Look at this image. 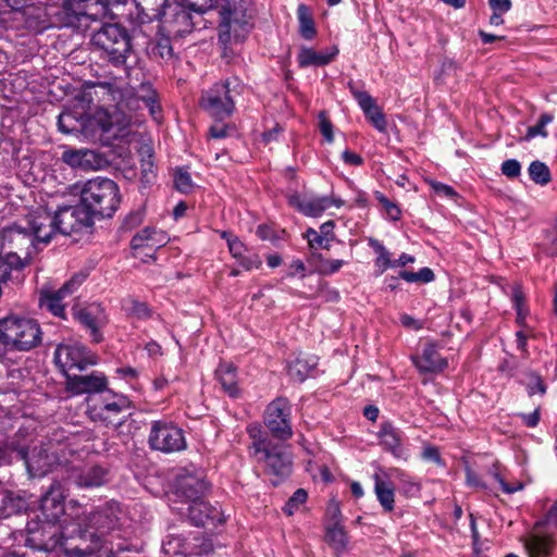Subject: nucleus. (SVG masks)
I'll return each mask as SVG.
<instances>
[{
    "label": "nucleus",
    "instance_id": "1",
    "mask_svg": "<svg viewBox=\"0 0 557 557\" xmlns=\"http://www.w3.org/2000/svg\"><path fill=\"white\" fill-rule=\"evenodd\" d=\"M120 515V504L108 502L89 516L77 515L72 518L63 533L67 537L77 539V543L73 546L66 545L65 554L70 557H86L104 548L106 536L117 527Z\"/></svg>",
    "mask_w": 557,
    "mask_h": 557
},
{
    "label": "nucleus",
    "instance_id": "2",
    "mask_svg": "<svg viewBox=\"0 0 557 557\" xmlns=\"http://www.w3.org/2000/svg\"><path fill=\"white\" fill-rule=\"evenodd\" d=\"M143 107L148 109L156 122L159 123L162 120L159 94L148 82L123 94L121 101L112 112L106 109L97 110L87 123L92 127L98 126L101 134L112 133L115 137L122 136V132L132 123V115L125 110L136 111Z\"/></svg>",
    "mask_w": 557,
    "mask_h": 557
},
{
    "label": "nucleus",
    "instance_id": "3",
    "mask_svg": "<svg viewBox=\"0 0 557 557\" xmlns=\"http://www.w3.org/2000/svg\"><path fill=\"white\" fill-rule=\"evenodd\" d=\"M107 16L106 0H63L60 7L49 4L25 16V26L40 34L49 28L88 26V22Z\"/></svg>",
    "mask_w": 557,
    "mask_h": 557
},
{
    "label": "nucleus",
    "instance_id": "4",
    "mask_svg": "<svg viewBox=\"0 0 557 557\" xmlns=\"http://www.w3.org/2000/svg\"><path fill=\"white\" fill-rule=\"evenodd\" d=\"M59 209V202L55 196L49 197L45 203H38L25 216V225L12 224L0 231V238L3 246L5 243L12 244L15 240L32 237L30 243L47 244L58 232L54 210Z\"/></svg>",
    "mask_w": 557,
    "mask_h": 557
},
{
    "label": "nucleus",
    "instance_id": "5",
    "mask_svg": "<svg viewBox=\"0 0 557 557\" xmlns=\"http://www.w3.org/2000/svg\"><path fill=\"white\" fill-rule=\"evenodd\" d=\"M252 438L250 451L259 463H263L267 474L273 476L271 483L277 485L292 471V459L283 445L274 444L260 428L249 426Z\"/></svg>",
    "mask_w": 557,
    "mask_h": 557
},
{
    "label": "nucleus",
    "instance_id": "6",
    "mask_svg": "<svg viewBox=\"0 0 557 557\" xmlns=\"http://www.w3.org/2000/svg\"><path fill=\"white\" fill-rule=\"evenodd\" d=\"M219 40L227 45L242 42L252 29L250 0H219Z\"/></svg>",
    "mask_w": 557,
    "mask_h": 557
},
{
    "label": "nucleus",
    "instance_id": "7",
    "mask_svg": "<svg viewBox=\"0 0 557 557\" xmlns=\"http://www.w3.org/2000/svg\"><path fill=\"white\" fill-rule=\"evenodd\" d=\"M81 203L86 207L91 219L111 218L121 203L117 184L106 177L85 182L81 188Z\"/></svg>",
    "mask_w": 557,
    "mask_h": 557
},
{
    "label": "nucleus",
    "instance_id": "8",
    "mask_svg": "<svg viewBox=\"0 0 557 557\" xmlns=\"http://www.w3.org/2000/svg\"><path fill=\"white\" fill-rule=\"evenodd\" d=\"M42 332L37 320L10 314L0 319V344L5 350L27 351L37 347Z\"/></svg>",
    "mask_w": 557,
    "mask_h": 557
},
{
    "label": "nucleus",
    "instance_id": "9",
    "mask_svg": "<svg viewBox=\"0 0 557 557\" xmlns=\"http://www.w3.org/2000/svg\"><path fill=\"white\" fill-rule=\"evenodd\" d=\"M8 454H11L9 463L14 459L23 460L30 476H44L60 465L58 450L52 442L28 446L21 444L17 438L5 443Z\"/></svg>",
    "mask_w": 557,
    "mask_h": 557
},
{
    "label": "nucleus",
    "instance_id": "10",
    "mask_svg": "<svg viewBox=\"0 0 557 557\" xmlns=\"http://www.w3.org/2000/svg\"><path fill=\"white\" fill-rule=\"evenodd\" d=\"M71 521L67 518L64 519L62 525H58V522H52L47 519L32 518L26 523V535L25 545L34 550L42 552H54L58 547H62L65 550V546H73L74 544L69 541H77V539H71L64 535V527Z\"/></svg>",
    "mask_w": 557,
    "mask_h": 557
},
{
    "label": "nucleus",
    "instance_id": "11",
    "mask_svg": "<svg viewBox=\"0 0 557 557\" xmlns=\"http://www.w3.org/2000/svg\"><path fill=\"white\" fill-rule=\"evenodd\" d=\"M91 42L101 51V58L114 66L124 65L132 51L129 35L116 24L103 25L92 34Z\"/></svg>",
    "mask_w": 557,
    "mask_h": 557
},
{
    "label": "nucleus",
    "instance_id": "12",
    "mask_svg": "<svg viewBox=\"0 0 557 557\" xmlns=\"http://www.w3.org/2000/svg\"><path fill=\"white\" fill-rule=\"evenodd\" d=\"M240 89V82L236 77L218 83L202 95L201 106L211 116L223 120L234 112V96Z\"/></svg>",
    "mask_w": 557,
    "mask_h": 557
},
{
    "label": "nucleus",
    "instance_id": "13",
    "mask_svg": "<svg viewBox=\"0 0 557 557\" xmlns=\"http://www.w3.org/2000/svg\"><path fill=\"white\" fill-rule=\"evenodd\" d=\"M131 408L127 397L107 391L99 401L91 400L87 412L94 421L117 426L122 423L124 413Z\"/></svg>",
    "mask_w": 557,
    "mask_h": 557
},
{
    "label": "nucleus",
    "instance_id": "14",
    "mask_svg": "<svg viewBox=\"0 0 557 557\" xmlns=\"http://www.w3.org/2000/svg\"><path fill=\"white\" fill-rule=\"evenodd\" d=\"M149 445L162 453H175L186 448L184 431L171 422L156 421L151 425Z\"/></svg>",
    "mask_w": 557,
    "mask_h": 557
},
{
    "label": "nucleus",
    "instance_id": "15",
    "mask_svg": "<svg viewBox=\"0 0 557 557\" xmlns=\"http://www.w3.org/2000/svg\"><path fill=\"white\" fill-rule=\"evenodd\" d=\"M54 360L62 372L66 374L72 370L84 371L87 367L98 362L97 356L79 343L58 345Z\"/></svg>",
    "mask_w": 557,
    "mask_h": 557
},
{
    "label": "nucleus",
    "instance_id": "16",
    "mask_svg": "<svg viewBox=\"0 0 557 557\" xmlns=\"http://www.w3.org/2000/svg\"><path fill=\"white\" fill-rule=\"evenodd\" d=\"M290 416V403L287 398L278 397L268 405L264 423L273 436L286 441L293 435Z\"/></svg>",
    "mask_w": 557,
    "mask_h": 557
},
{
    "label": "nucleus",
    "instance_id": "17",
    "mask_svg": "<svg viewBox=\"0 0 557 557\" xmlns=\"http://www.w3.org/2000/svg\"><path fill=\"white\" fill-rule=\"evenodd\" d=\"M181 515H187L196 527L215 528L224 522V515L219 507L212 506L202 498L182 507H173Z\"/></svg>",
    "mask_w": 557,
    "mask_h": 557
},
{
    "label": "nucleus",
    "instance_id": "18",
    "mask_svg": "<svg viewBox=\"0 0 557 557\" xmlns=\"http://www.w3.org/2000/svg\"><path fill=\"white\" fill-rule=\"evenodd\" d=\"M54 215L57 231L64 235L78 232L83 227L91 226L94 223L90 213L82 203L64 207L59 205V209L54 210Z\"/></svg>",
    "mask_w": 557,
    "mask_h": 557
},
{
    "label": "nucleus",
    "instance_id": "19",
    "mask_svg": "<svg viewBox=\"0 0 557 557\" xmlns=\"http://www.w3.org/2000/svg\"><path fill=\"white\" fill-rule=\"evenodd\" d=\"M191 13L193 10L175 0L174 3L166 5L161 17L158 18L162 21L163 26L170 34L183 36L190 33L195 26Z\"/></svg>",
    "mask_w": 557,
    "mask_h": 557
},
{
    "label": "nucleus",
    "instance_id": "20",
    "mask_svg": "<svg viewBox=\"0 0 557 557\" xmlns=\"http://www.w3.org/2000/svg\"><path fill=\"white\" fill-rule=\"evenodd\" d=\"M207 490L208 483L201 471L183 470L176 478L175 495L181 498L183 506L201 499Z\"/></svg>",
    "mask_w": 557,
    "mask_h": 557
},
{
    "label": "nucleus",
    "instance_id": "21",
    "mask_svg": "<svg viewBox=\"0 0 557 557\" xmlns=\"http://www.w3.org/2000/svg\"><path fill=\"white\" fill-rule=\"evenodd\" d=\"M65 387L72 395L102 393L108 391V379L99 371L86 375L66 374Z\"/></svg>",
    "mask_w": 557,
    "mask_h": 557
},
{
    "label": "nucleus",
    "instance_id": "22",
    "mask_svg": "<svg viewBox=\"0 0 557 557\" xmlns=\"http://www.w3.org/2000/svg\"><path fill=\"white\" fill-rule=\"evenodd\" d=\"M64 487L61 482H53L40 498V512L44 519L59 522L64 515Z\"/></svg>",
    "mask_w": 557,
    "mask_h": 557
},
{
    "label": "nucleus",
    "instance_id": "23",
    "mask_svg": "<svg viewBox=\"0 0 557 557\" xmlns=\"http://www.w3.org/2000/svg\"><path fill=\"white\" fill-rule=\"evenodd\" d=\"M74 319L89 331L95 343L101 342L100 329L106 325L107 315L100 305L91 304L74 311Z\"/></svg>",
    "mask_w": 557,
    "mask_h": 557
},
{
    "label": "nucleus",
    "instance_id": "24",
    "mask_svg": "<svg viewBox=\"0 0 557 557\" xmlns=\"http://www.w3.org/2000/svg\"><path fill=\"white\" fill-rule=\"evenodd\" d=\"M380 445L384 450L396 458H406L407 450L404 446V433L392 422H383L377 432Z\"/></svg>",
    "mask_w": 557,
    "mask_h": 557
},
{
    "label": "nucleus",
    "instance_id": "25",
    "mask_svg": "<svg viewBox=\"0 0 557 557\" xmlns=\"http://www.w3.org/2000/svg\"><path fill=\"white\" fill-rule=\"evenodd\" d=\"M62 161L73 169L94 171L103 164L102 157L90 149H66L62 153Z\"/></svg>",
    "mask_w": 557,
    "mask_h": 557
},
{
    "label": "nucleus",
    "instance_id": "26",
    "mask_svg": "<svg viewBox=\"0 0 557 557\" xmlns=\"http://www.w3.org/2000/svg\"><path fill=\"white\" fill-rule=\"evenodd\" d=\"M288 203L307 216H319L332 207L331 196L308 197L298 193L288 196Z\"/></svg>",
    "mask_w": 557,
    "mask_h": 557
},
{
    "label": "nucleus",
    "instance_id": "27",
    "mask_svg": "<svg viewBox=\"0 0 557 557\" xmlns=\"http://www.w3.org/2000/svg\"><path fill=\"white\" fill-rule=\"evenodd\" d=\"M413 362L420 372L436 373L448 367L447 360L438 354L433 343L425 344L421 355L413 358Z\"/></svg>",
    "mask_w": 557,
    "mask_h": 557
},
{
    "label": "nucleus",
    "instance_id": "28",
    "mask_svg": "<svg viewBox=\"0 0 557 557\" xmlns=\"http://www.w3.org/2000/svg\"><path fill=\"white\" fill-rule=\"evenodd\" d=\"M166 242L168 236L163 231H158L152 227H145L132 238L131 247L134 250L145 247L154 249L162 247Z\"/></svg>",
    "mask_w": 557,
    "mask_h": 557
},
{
    "label": "nucleus",
    "instance_id": "29",
    "mask_svg": "<svg viewBox=\"0 0 557 557\" xmlns=\"http://www.w3.org/2000/svg\"><path fill=\"white\" fill-rule=\"evenodd\" d=\"M524 547L529 557H548L553 550V542L548 535L536 529L525 537Z\"/></svg>",
    "mask_w": 557,
    "mask_h": 557
},
{
    "label": "nucleus",
    "instance_id": "30",
    "mask_svg": "<svg viewBox=\"0 0 557 557\" xmlns=\"http://www.w3.org/2000/svg\"><path fill=\"white\" fill-rule=\"evenodd\" d=\"M138 152L140 156V185L148 188L157 181L153 150L149 145H141Z\"/></svg>",
    "mask_w": 557,
    "mask_h": 557
},
{
    "label": "nucleus",
    "instance_id": "31",
    "mask_svg": "<svg viewBox=\"0 0 557 557\" xmlns=\"http://www.w3.org/2000/svg\"><path fill=\"white\" fill-rule=\"evenodd\" d=\"M39 306L54 317L65 319L66 297L61 295L58 290H41L39 295Z\"/></svg>",
    "mask_w": 557,
    "mask_h": 557
},
{
    "label": "nucleus",
    "instance_id": "32",
    "mask_svg": "<svg viewBox=\"0 0 557 557\" xmlns=\"http://www.w3.org/2000/svg\"><path fill=\"white\" fill-rule=\"evenodd\" d=\"M215 376L226 394L234 398L239 395L236 369L233 364L221 363L215 371Z\"/></svg>",
    "mask_w": 557,
    "mask_h": 557
},
{
    "label": "nucleus",
    "instance_id": "33",
    "mask_svg": "<svg viewBox=\"0 0 557 557\" xmlns=\"http://www.w3.org/2000/svg\"><path fill=\"white\" fill-rule=\"evenodd\" d=\"M77 485L83 487H98L108 482V470L100 466L87 467L75 478Z\"/></svg>",
    "mask_w": 557,
    "mask_h": 557
},
{
    "label": "nucleus",
    "instance_id": "34",
    "mask_svg": "<svg viewBox=\"0 0 557 557\" xmlns=\"http://www.w3.org/2000/svg\"><path fill=\"white\" fill-rule=\"evenodd\" d=\"M334 55L335 53L318 52L311 48L304 47L297 55V62L300 67L322 66L329 64Z\"/></svg>",
    "mask_w": 557,
    "mask_h": 557
},
{
    "label": "nucleus",
    "instance_id": "35",
    "mask_svg": "<svg viewBox=\"0 0 557 557\" xmlns=\"http://www.w3.org/2000/svg\"><path fill=\"white\" fill-rule=\"evenodd\" d=\"M374 492L384 510L387 512L392 511L395 504V493L392 483L375 475Z\"/></svg>",
    "mask_w": 557,
    "mask_h": 557
},
{
    "label": "nucleus",
    "instance_id": "36",
    "mask_svg": "<svg viewBox=\"0 0 557 557\" xmlns=\"http://www.w3.org/2000/svg\"><path fill=\"white\" fill-rule=\"evenodd\" d=\"M297 17L299 22L300 36L306 40L313 39L317 30L309 8L305 4H299L297 8Z\"/></svg>",
    "mask_w": 557,
    "mask_h": 557
},
{
    "label": "nucleus",
    "instance_id": "37",
    "mask_svg": "<svg viewBox=\"0 0 557 557\" xmlns=\"http://www.w3.org/2000/svg\"><path fill=\"white\" fill-rule=\"evenodd\" d=\"M521 383L524 385L528 395L531 397L536 394L543 396L547 391V385L543 377L532 370H527L522 374Z\"/></svg>",
    "mask_w": 557,
    "mask_h": 557
},
{
    "label": "nucleus",
    "instance_id": "38",
    "mask_svg": "<svg viewBox=\"0 0 557 557\" xmlns=\"http://www.w3.org/2000/svg\"><path fill=\"white\" fill-rule=\"evenodd\" d=\"M315 364L317 363L313 360L297 357L288 364L287 372L293 380L304 382Z\"/></svg>",
    "mask_w": 557,
    "mask_h": 557
},
{
    "label": "nucleus",
    "instance_id": "39",
    "mask_svg": "<svg viewBox=\"0 0 557 557\" xmlns=\"http://www.w3.org/2000/svg\"><path fill=\"white\" fill-rule=\"evenodd\" d=\"M369 246L377 255L375 259V267L380 270V273H384L387 269H394V260L391 258V252L380 240L370 238Z\"/></svg>",
    "mask_w": 557,
    "mask_h": 557
},
{
    "label": "nucleus",
    "instance_id": "40",
    "mask_svg": "<svg viewBox=\"0 0 557 557\" xmlns=\"http://www.w3.org/2000/svg\"><path fill=\"white\" fill-rule=\"evenodd\" d=\"M325 540L336 554H342L347 547L346 532L338 524L327 529Z\"/></svg>",
    "mask_w": 557,
    "mask_h": 557
},
{
    "label": "nucleus",
    "instance_id": "41",
    "mask_svg": "<svg viewBox=\"0 0 557 557\" xmlns=\"http://www.w3.org/2000/svg\"><path fill=\"white\" fill-rule=\"evenodd\" d=\"M530 178L539 185H547L550 182V171L548 166L541 161H533L528 169Z\"/></svg>",
    "mask_w": 557,
    "mask_h": 557
},
{
    "label": "nucleus",
    "instance_id": "42",
    "mask_svg": "<svg viewBox=\"0 0 557 557\" xmlns=\"http://www.w3.org/2000/svg\"><path fill=\"white\" fill-rule=\"evenodd\" d=\"M553 120L554 116L549 113L541 114L537 123L528 127L527 133L523 136V140L529 141L537 136L547 137L548 133L546 131V126L550 124Z\"/></svg>",
    "mask_w": 557,
    "mask_h": 557
},
{
    "label": "nucleus",
    "instance_id": "43",
    "mask_svg": "<svg viewBox=\"0 0 557 557\" xmlns=\"http://www.w3.org/2000/svg\"><path fill=\"white\" fill-rule=\"evenodd\" d=\"M123 309L131 315L137 319H148L151 317V310L147 304L141 302L135 298L125 299L123 302Z\"/></svg>",
    "mask_w": 557,
    "mask_h": 557
},
{
    "label": "nucleus",
    "instance_id": "44",
    "mask_svg": "<svg viewBox=\"0 0 557 557\" xmlns=\"http://www.w3.org/2000/svg\"><path fill=\"white\" fill-rule=\"evenodd\" d=\"M399 277L408 283H431L434 281V272L430 268H422L418 272L403 270Z\"/></svg>",
    "mask_w": 557,
    "mask_h": 557
},
{
    "label": "nucleus",
    "instance_id": "45",
    "mask_svg": "<svg viewBox=\"0 0 557 557\" xmlns=\"http://www.w3.org/2000/svg\"><path fill=\"white\" fill-rule=\"evenodd\" d=\"M58 126L62 133L70 134L83 128L85 123L76 120L71 112H62L58 119Z\"/></svg>",
    "mask_w": 557,
    "mask_h": 557
},
{
    "label": "nucleus",
    "instance_id": "46",
    "mask_svg": "<svg viewBox=\"0 0 557 557\" xmlns=\"http://www.w3.org/2000/svg\"><path fill=\"white\" fill-rule=\"evenodd\" d=\"M137 7L152 17H161L163 10L168 5V0H135Z\"/></svg>",
    "mask_w": 557,
    "mask_h": 557
},
{
    "label": "nucleus",
    "instance_id": "47",
    "mask_svg": "<svg viewBox=\"0 0 557 557\" xmlns=\"http://www.w3.org/2000/svg\"><path fill=\"white\" fill-rule=\"evenodd\" d=\"M536 529H540L543 534L548 535L554 543L549 531L550 529H557V502L547 511L544 521L542 523H537L532 532H535Z\"/></svg>",
    "mask_w": 557,
    "mask_h": 557
},
{
    "label": "nucleus",
    "instance_id": "48",
    "mask_svg": "<svg viewBox=\"0 0 557 557\" xmlns=\"http://www.w3.org/2000/svg\"><path fill=\"white\" fill-rule=\"evenodd\" d=\"M308 498V494L304 488H298L287 500L285 506L283 507V511L292 516L296 510L299 509L301 505L306 503Z\"/></svg>",
    "mask_w": 557,
    "mask_h": 557
},
{
    "label": "nucleus",
    "instance_id": "49",
    "mask_svg": "<svg viewBox=\"0 0 557 557\" xmlns=\"http://www.w3.org/2000/svg\"><path fill=\"white\" fill-rule=\"evenodd\" d=\"M184 7L193 10L194 13L203 14L218 5L219 0H178Z\"/></svg>",
    "mask_w": 557,
    "mask_h": 557
},
{
    "label": "nucleus",
    "instance_id": "50",
    "mask_svg": "<svg viewBox=\"0 0 557 557\" xmlns=\"http://www.w3.org/2000/svg\"><path fill=\"white\" fill-rule=\"evenodd\" d=\"M220 235L222 238L226 239L227 247L232 257L238 259L242 257V255H244V251L246 250L245 245L239 240L237 236H234L225 231L221 232Z\"/></svg>",
    "mask_w": 557,
    "mask_h": 557
},
{
    "label": "nucleus",
    "instance_id": "51",
    "mask_svg": "<svg viewBox=\"0 0 557 557\" xmlns=\"http://www.w3.org/2000/svg\"><path fill=\"white\" fill-rule=\"evenodd\" d=\"M375 196V199L384 207L387 215L393 220V221H398L400 219V215H401V210L399 209V207L394 203L393 201H391L384 194H382L381 191H375L374 194Z\"/></svg>",
    "mask_w": 557,
    "mask_h": 557
},
{
    "label": "nucleus",
    "instance_id": "52",
    "mask_svg": "<svg viewBox=\"0 0 557 557\" xmlns=\"http://www.w3.org/2000/svg\"><path fill=\"white\" fill-rule=\"evenodd\" d=\"M85 275L82 273H77L73 275L69 281H66L62 287L58 289V292L66 298H70L84 283Z\"/></svg>",
    "mask_w": 557,
    "mask_h": 557
},
{
    "label": "nucleus",
    "instance_id": "53",
    "mask_svg": "<svg viewBox=\"0 0 557 557\" xmlns=\"http://www.w3.org/2000/svg\"><path fill=\"white\" fill-rule=\"evenodd\" d=\"M174 186L181 193H189L193 189L190 174L185 170L178 169L174 175Z\"/></svg>",
    "mask_w": 557,
    "mask_h": 557
},
{
    "label": "nucleus",
    "instance_id": "54",
    "mask_svg": "<svg viewBox=\"0 0 557 557\" xmlns=\"http://www.w3.org/2000/svg\"><path fill=\"white\" fill-rule=\"evenodd\" d=\"M305 236L311 248L327 249L330 246V237L322 236L313 228H308Z\"/></svg>",
    "mask_w": 557,
    "mask_h": 557
},
{
    "label": "nucleus",
    "instance_id": "55",
    "mask_svg": "<svg viewBox=\"0 0 557 557\" xmlns=\"http://www.w3.org/2000/svg\"><path fill=\"white\" fill-rule=\"evenodd\" d=\"M319 128L325 140L332 143L334 139L333 125L324 111L319 113Z\"/></svg>",
    "mask_w": 557,
    "mask_h": 557
},
{
    "label": "nucleus",
    "instance_id": "56",
    "mask_svg": "<svg viewBox=\"0 0 557 557\" xmlns=\"http://www.w3.org/2000/svg\"><path fill=\"white\" fill-rule=\"evenodd\" d=\"M502 173L509 177V178H516L521 173V164L516 159H508L503 162L502 164Z\"/></svg>",
    "mask_w": 557,
    "mask_h": 557
},
{
    "label": "nucleus",
    "instance_id": "57",
    "mask_svg": "<svg viewBox=\"0 0 557 557\" xmlns=\"http://www.w3.org/2000/svg\"><path fill=\"white\" fill-rule=\"evenodd\" d=\"M345 264L344 260L326 259L322 260L320 264V272L324 275H332L341 270Z\"/></svg>",
    "mask_w": 557,
    "mask_h": 557
},
{
    "label": "nucleus",
    "instance_id": "58",
    "mask_svg": "<svg viewBox=\"0 0 557 557\" xmlns=\"http://www.w3.org/2000/svg\"><path fill=\"white\" fill-rule=\"evenodd\" d=\"M490 474L499 484L502 491L506 494H512L523 488V485L519 482L513 484L507 483L497 471H490Z\"/></svg>",
    "mask_w": 557,
    "mask_h": 557
},
{
    "label": "nucleus",
    "instance_id": "59",
    "mask_svg": "<svg viewBox=\"0 0 557 557\" xmlns=\"http://www.w3.org/2000/svg\"><path fill=\"white\" fill-rule=\"evenodd\" d=\"M490 474L499 484L502 491L506 494H512L523 488V485L519 482L513 484L507 483L497 471H490Z\"/></svg>",
    "mask_w": 557,
    "mask_h": 557
},
{
    "label": "nucleus",
    "instance_id": "60",
    "mask_svg": "<svg viewBox=\"0 0 557 557\" xmlns=\"http://www.w3.org/2000/svg\"><path fill=\"white\" fill-rule=\"evenodd\" d=\"M354 96L364 113H370L376 106L373 98L367 91H354Z\"/></svg>",
    "mask_w": 557,
    "mask_h": 557
},
{
    "label": "nucleus",
    "instance_id": "61",
    "mask_svg": "<svg viewBox=\"0 0 557 557\" xmlns=\"http://www.w3.org/2000/svg\"><path fill=\"white\" fill-rule=\"evenodd\" d=\"M238 261L239 265L246 271L258 269L262 264V260L257 253H250L247 256L242 255V257L238 258Z\"/></svg>",
    "mask_w": 557,
    "mask_h": 557
},
{
    "label": "nucleus",
    "instance_id": "62",
    "mask_svg": "<svg viewBox=\"0 0 557 557\" xmlns=\"http://www.w3.org/2000/svg\"><path fill=\"white\" fill-rule=\"evenodd\" d=\"M364 114L372 122L373 126L377 131H380V132H384L385 131V128H386V121H385V117H384L383 113L377 108V106H375L373 108V110H371L370 113H364Z\"/></svg>",
    "mask_w": 557,
    "mask_h": 557
},
{
    "label": "nucleus",
    "instance_id": "63",
    "mask_svg": "<svg viewBox=\"0 0 557 557\" xmlns=\"http://www.w3.org/2000/svg\"><path fill=\"white\" fill-rule=\"evenodd\" d=\"M518 417L528 428H535L541 419V407L537 406L531 413H519Z\"/></svg>",
    "mask_w": 557,
    "mask_h": 557
},
{
    "label": "nucleus",
    "instance_id": "64",
    "mask_svg": "<svg viewBox=\"0 0 557 557\" xmlns=\"http://www.w3.org/2000/svg\"><path fill=\"white\" fill-rule=\"evenodd\" d=\"M296 275H299L301 278H304L307 275V268L305 263L297 259L294 260L286 271V277H294Z\"/></svg>",
    "mask_w": 557,
    "mask_h": 557
}]
</instances>
